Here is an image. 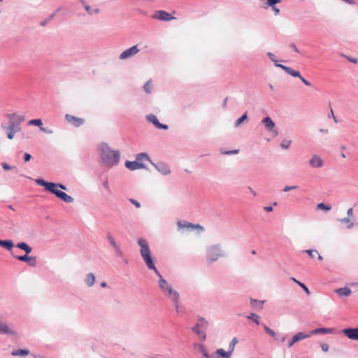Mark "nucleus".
Here are the masks:
<instances>
[{
  "label": "nucleus",
  "instance_id": "1",
  "mask_svg": "<svg viewBox=\"0 0 358 358\" xmlns=\"http://www.w3.org/2000/svg\"><path fill=\"white\" fill-rule=\"evenodd\" d=\"M138 244L140 246L141 255L144 260L147 267L149 269L153 270L158 275L159 285L164 294L169 289V288H171L172 286L170 285L167 281L163 278L162 275L159 273L158 270L155 267L148 241L141 238L138 239Z\"/></svg>",
  "mask_w": 358,
  "mask_h": 358
},
{
  "label": "nucleus",
  "instance_id": "2",
  "mask_svg": "<svg viewBox=\"0 0 358 358\" xmlns=\"http://www.w3.org/2000/svg\"><path fill=\"white\" fill-rule=\"evenodd\" d=\"M101 156L104 164L107 166H113L117 164L120 159V153L112 150L107 145L101 147Z\"/></svg>",
  "mask_w": 358,
  "mask_h": 358
},
{
  "label": "nucleus",
  "instance_id": "3",
  "mask_svg": "<svg viewBox=\"0 0 358 358\" xmlns=\"http://www.w3.org/2000/svg\"><path fill=\"white\" fill-rule=\"evenodd\" d=\"M36 182L43 187H45V189L57 196V192H59L60 190L58 188H61L62 189H66V187L63 185H60L55 182H46L43 179H37L36 180Z\"/></svg>",
  "mask_w": 358,
  "mask_h": 358
},
{
  "label": "nucleus",
  "instance_id": "4",
  "mask_svg": "<svg viewBox=\"0 0 358 358\" xmlns=\"http://www.w3.org/2000/svg\"><path fill=\"white\" fill-rule=\"evenodd\" d=\"M164 294L174 303L175 309L176 312L178 313L180 299L179 293L176 290L173 289L171 287V288H169V289L164 292Z\"/></svg>",
  "mask_w": 358,
  "mask_h": 358
},
{
  "label": "nucleus",
  "instance_id": "5",
  "mask_svg": "<svg viewBox=\"0 0 358 358\" xmlns=\"http://www.w3.org/2000/svg\"><path fill=\"white\" fill-rule=\"evenodd\" d=\"M221 255V250L218 245H213L208 248V259L209 262L216 261Z\"/></svg>",
  "mask_w": 358,
  "mask_h": 358
},
{
  "label": "nucleus",
  "instance_id": "6",
  "mask_svg": "<svg viewBox=\"0 0 358 358\" xmlns=\"http://www.w3.org/2000/svg\"><path fill=\"white\" fill-rule=\"evenodd\" d=\"M152 17L154 19L164 22H169L172 20L176 19V17L171 16L170 13L163 10H159L155 11Z\"/></svg>",
  "mask_w": 358,
  "mask_h": 358
},
{
  "label": "nucleus",
  "instance_id": "7",
  "mask_svg": "<svg viewBox=\"0 0 358 358\" xmlns=\"http://www.w3.org/2000/svg\"><path fill=\"white\" fill-rule=\"evenodd\" d=\"M177 224L178 228L180 229L187 228L191 229H199L201 231H203L204 230L203 227L201 225L194 224L186 221H178Z\"/></svg>",
  "mask_w": 358,
  "mask_h": 358
},
{
  "label": "nucleus",
  "instance_id": "8",
  "mask_svg": "<svg viewBox=\"0 0 358 358\" xmlns=\"http://www.w3.org/2000/svg\"><path fill=\"white\" fill-rule=\"evenodd\" d=\"M138 51H139V50L138 49L137 45H134V46L123 51L120 54V58L121 59H125L132 55H136V53H138Z\"/></svg>",
  "mask_w": 358,
  "mask_h": 358
},
{
  "label": "nucleus",
  "instance_id": "9",
  "mask_svg": "<svg viewBox=\"0 0 358 358\" xmlns=\"http://www.w3.org/2000/svg\"><path fill=\"white\" fill-rule=\"evenodd\" d=\"M343 333L350 339L358 341V329H344Z\"/></svg>",
  "mask_w": 358,
  "mask_h": 358
},
{
  "label": "nucleus",
  "instance_id": "10",
  "mask_svg": "<svg viewBox=\"0 0 358 358\" xmlns=\"http://www.w3.org/2000/svg\"><path fill=\"white\" fill-rule=\"evenodd\" d=\"M9 117L10 118V124L9 127H8V130L15 131V132L20 131V123L23 120V119L22 117L19 118L18 122L16 123L15 122H13L14 117H15V114L10 115Z\"/></svg>",
  "mask_w": 358,
  "mask_h": 358
},
{
  "label": "nucleus",
  "instance_id": "11",
  "mask_svg": "<svg viewBox=\"0 0 358 358\" xmlns=\"http://www.w3.org/2000/svg\"><path fill=\"white\" fill-rule=\"evenodd\" d=\"M309 164L313 168H320L323 166V160L318 155H314L309 159Z\"/></svg>",
  "mask_w": 358,
  "mask_h": 358
},
{
  "label": "nucleus",
  "instance_id": "12",
  "mask_svg": "<svg viewBox=\"0 0 358 358\" xmlns=\"http://www.w3.org/2000/svg\"><path fill=\"white\" fill-rule=\"evenodd\" d=\"M125 166L128 169H129L131 171H134L136 169L145 168L144 164H143L142 162L138 163V161H136V160H135L134 162L127 161L125 162Z\"/></svg>",
  "mask_w": 358,
  "mask_h": 358
},
{
  "label": "nucleus",
  "instance_id": "13",
  "mask_svg": "<svg viewBox=\"0 0 358 358\" xmlns=\"http://www.w3.org/2000/svg\"><path fill=\"white\" fill-rule=\"evenodd\" d=\"M65 117L68 122L72 123L75 127H80L84 123V120L80 117H77L69 114H66Z\"/></svg>",
  "mask_w": 358,
  "mask_h": 358
},
{
  "label": "nucleus",
  "instance_id": "14",
  "mask_svg": "<svg viewBox=\"0 0 358 358\" xmlns=\"http://www.w3.org/2000/svg\"><path fill=\"white\" fill-rule=\"evenodd\" d=\"M262 124L268 131H273L275 136L278 135V132L273 129L275 127V123L269 117H264L262 120Z\"/></svg>",
  "mask_w": 358,
  "mask_h": 358
},
{
  "label": "nucleus",
  "instance_id": "15",
  "mask_svg": "<svg viewBox=\"0 0 358 358\" xmlns=\"http://www.w3.org/2000/svg\"><path fill=\"white\" fill-rule=\"evenodd\" d=\"M147 119L149 122H152L154 125L156 126L158 129H166L168 128V126L166 124H161L157 117L152 114H150L147 116Z\"/></svg>",
  "mask_w": 358,
  "mask_h": 358
},
{
  "label": "nucleus",
  "instance_id": "16",
  "mask_svg": "<svg viewBox=\"0 0 358 358\" xmlns=\"http://www.w3.org/2000/svg\"><path fill=\"white\" fill-rule=\"evenodd\" d=\"M27 255L28 254H27L26 255H23V256H17V257H16V259L20 261L27 262L31 266H34L36 264V257L29 256Z\"/></svg>",
  "mask_w": 358,
  "mask_h": 358
},
{
  "label": "nucleus",
  "instance_id": "17",
  "mask_svg": "<svg viewBox=\"0 0 358 358\" xmlns=\"http://www.w3.org/2000/svg\"><path fill=\"white\" fill-rule=\"evenodd\" d=\"M107 238H108L109 243H110V245L114 248V250L116 251V252L117 254H119L120 255H122V252H121L120 248L117 245V244L115 242V238H113V236H112V234L110 233H108L107 234Z\"/></svg>",
  "mask_w": 358,
  "mask_h": 358
},
{
  "label": "nucleus",
  "instance_id": "18",
  "mask_svg": "<svg viewBox=\"0 0 358 358\" xmlns=\"http://www.w3.org/2000/svg\"><path fill=\"white\" fill-rule=\"evenodd\" d=\"M277 66L283 69L285 72L289 73V75L292 76L293 77H300V73L299 71H294L292 68L282 65V64H276Z\"/></svg>",
  "mask_w": 358,
  "mask_h": 358
},
{
  "label": "nucleus",
  "instance_id": "19",
  "mask_svg": "<svg viewBox=\"0 0 358 358\" xmlns=\"http://www.w3.org/2000/svg\"><path fill=\"white\" fill-rule=\"evenodd\" d=\"M57 196L58 198H59L60 199H62V201H64V202H66V203L73 202V199L71 196L66 194L65 192H64L62 191H59V192H57Z\"/></svg>",
  "mask_w": 358,
  "mask_h": 358
},
{
  "label": "nucleus",
  "instance_id": "20",
  "mask_svg": "<svg viewBox=\"0 0 358 358\" xmlns=\"http://www.w3.org/2000/svg\"><path fill=\"white\" fill-rule=\"evenodd\" d=\"M0 333H3L9 335H14L15 331L10 329L9 327L0 321Z\"/></svg>",
  "mask_w": 358,
  "mask_h": 358
},
{
  "label": "nucleus",
  "instance_id": "21",
  "mask_svg": "<svg viewBox=\"0 0 358 358\" xmlns=\"http://www.w3.org/2000/svg\"><path fill=\"white\" fill-rule=\"evenodd\" d=\"M333 331H334V329H330V328H317V329H315L313 331H312L310 333V334L311 336L312 335L317 334H330V333H332Z\"/></svg>",
  "mask_w": 358,
  "mask_h": 358
},
{
  "label": "nucleus",
  "instance_id": "22",
  "mask_svg": "<svg viewBox=\"0 0 358 358\" xmlns=\"http://www.w3.org/2000/svg\"><path fill=\"white\" fill-rule=\"evenodd\" d=\"M0 246L10 251L13 249L14 245H13V242L12 240L3 241V240L0 239Z\"/></svg>",
  "mask_w": 358,
  "mask_h": 358
},
{
  "label": "nucleus",
  "instance_id": "23",
  "mask_svg": "<svg viewBox=\"0 0 358 358\" xmlns=\"http://www.w3.org/2000/svg\"><path fill=\"white\" fill-rule=\"evenodd\" d=\"M310 337V334H306L303 332H299L296 335H294L292 338L294 339V342L296 343L299 342L303 339L307 338Z\"/></svg>",
  "mask_w": 358,
  "mask_h": 358
},
{
  "label": "nucleus",
  "instance_id": "24",
  "mask_svg": "<svg viewBox=\"0 0 358 358\" xmlns=\"http://www.w3.org/2000/svg\"><path fill=\"white\" fill-rule=\"evenodd\" d=\"M201 328L196 324L195 326L192 327V331L195 332L201 340L206 339V334L201 330Z\"/></svg>",
  "mask_w": 358,
  "mask_h": 358
},
{
  "label": "nucleus",
  "instance_id": "25",
  "mask_svg": "<svg viewBox=\"0 0 358 358\" xmlns=\"http://www.w3.org/2000/svg\"><path fill=\"white\" fill-rule=\"evenodd\" d=\"M339 296H350L352 293L351 290L348 287H342L335 290Z\"/></svg>",
  "mask_w": 358,
  "mask_h": 358
},
{
  "label": "nucleus",
  "instance_id": "26",
  "mask_svg": "<svg viewBox=\"0 0 358 358\" xmlns=\"http://www.w3.org/2000/svg\"><path fill=\"white\" fill-rule=\"evenodd\" d=\"M216 355L222 357V358H230L232 355V352L231 350L226 352L223 349H218L216 351Z\"/></svg>",
  "mask_w": 358,
  "mask_h": 358
},
{
  "label": "nucleus",
  "instance_id": "27",
  "mask_svg": "<svg viewBox=\"0 0 358 358\" xmlns=\"http://www.w3.org/2000/svg\"><path fill=\"white\" fill-rule=\"evenodd\" d=\"M16 247L21 250H24L27 254L30 253L32 250V248L29 245H28L26 243H24V242L17 243L16 245Z\"/></svg>",
  "mask_w": 358,
  "mask_h": 358
},
{
  "label": "nucleus",
  "instance_id": "28",
  "mask_svg": "<svg viewBox=\"0 0 358 358\" xmlns=\"http://www.w3.org/2000/svg\"><path fill=\"white\" fill-rule=\"evenodd\" d=\"M85 283L89 286L92 287L95 282V276L93 273H88L85 280Z\"/></svg>",
  "mask_w": 358,
  "mask_h": 358
},
{
  "label": "nucleus",
  "instance_id": "29",
  "mask_svg": "<svg viewBox=\"0 0 358 358\" xmlns=\"http://www.w3.org/2000/svg\"><path fill=\"white\" fill-rule=\"evenodd\" d=\"M263 303H264V301H257V300L252 299L250 300L251 306L253 308H256V309H257V308L262 309Z\"/></svg>",
  "mask_w": 358,
  "mask_h": 358
},
{
  "label": "nucleus",
  "instance_id": "30",
  "mask_svg": "<svg viewBox=\"0 0 358 358\" xmlns=\"http://www.w3.org/2000/svg\"><path fill=\"white\" fill-rule=\"evenodd\" d=\"M317 210H322L324 211H329L331 209V206L329 204H325L324 203H320L316 206Z\"/></svg>",
  "mask_w": 358,
  "mask_h": 358
},
{
  "label": "nucleus",
  "instance_id": "31",
  "mask_svg": "<svg viewBox=\"0 0 358 358\" xmlns=\"http://www.w3.org/2000/svg\"><path fill=\"white\" fill-rule=\"evenodd\" d=\"M29 354V351L28 350H18L12 352V355L13 356H27Z\"/></svg>",
  "mask_w": 358,
  "mask_h": 358
},
{
  "label": "nucleus",
  "instance_id": "32",
  "mask_svg": "<svg viewBox=\"0 0 358 358\" xmlns=\"http://www.w3.org/2000/svg\"><path fill=\"white\" fill-rule=\"evenodd\" d=\"M157 169L164 175H168L171 173L169 167L165 164L160 165Z\"/></svg>",
  "mask_w": 358,
  "mask_h": 358
},
{
  "label": "nucleus",
  "instance_id": "33",
  "mask_svg": "<svg viewBox=\"0 0 358 358\" xmlns=\"http://www.w3.org/2000/svg\"><path fill=\"white\" fill-rule=\"evenodd\" d=\"M340 222L343 224H346L347 227L348 229H350L353 227L354 224H353V222L352 221V219L350 218V217H345V218H343L340 220Z\"/></svg>",
  "mask_w": 358,
  "mask_h": 358
},
{
  "label": "nucleus",
  "instance_id": "34",
  "mask_svg": "<svg viewBox=\"0 0 358 358\" xmlns=\"http://www.w3.org/2000/svg\"><path fill=\"white\" fill-rule=\"evenodd\" d=\"M291 280H293L294 282H296L297 285H299V287H301L306 292V293L308 295H310V292L308 288L303 283L299 282L294 278H291Z\"/></svg>",
  "mask_w": 358,
  "mask_h": 358
},
{
  "label": "nucleus",
  "instance_id": "35",
  "mask_svg": "<svg viewBox=\"0 0 358 358\" xmlns=\"http://www.w3.org/2000/svg\"><path fill=\"white\" fill-rule=\"evenodd\" d=\"M136 160L138 161V163L142 162L143 164H144L145 161H149V157L145 153H140L139 155H137Z\"/></svg>",
  "mask_w": 358,
  "mask_h": 358
},
{
  "label": "nucleus",
  "instance_id": "36",
  "mask_svg": "<svg viewBox=\"0 0 358 358\" xmlns=\"http://www.w3.org/2000/svg\"><path fill=\"white\" fill-rule=\"evenodd\" d=\"M199 327L201 329H206L208 326V321H206L204 318H199L196 323Z\"/></svg>",
  "mask_w": 358,
  "mask_h": 358
},
{
  "label": "nucleus",
  "instance_id": "37",
  "mask_svg": "<svg viewBox=\"0 0 358 358\" xmlns=\"http://www.w3.org/2000/svg\"><path fill=\"white\" fill-rule=\"evenodd\" d=\"M84 7H85V9L86 10V11L90 14V15H92V14H97L99 13V8H96V9H92L90 8V6L87 5V4H85L84 5Z\"/></svg>",
  "mask_w": 358,
  "mask_h": 358
},
{
  "label": "nucleus",
  "instance_id": "38",
  "mask_svg": "<svg viewBox=\"0 0 358 358\" xmlns=\"http://www.w3.org/2000/svg\"><path fill=\"white\" fill-rule=\"evenodd\" d=\"M248 118L247 113H244L241 117H239L235 122V126L238 127L243 121Z\"/></svg>",
  "mask_w": 358,
  "mask_h": 358
},
{
  "label": "nucleus",
  "instance_id": "39",
  "mask_svg": "<svg viewBox=\"0 0 358 358\" xmlns=\"http://www.w3.org/2000/svg\"><path fill=\"white\" fill-rule=\"evenodd\" d=\"M29 124L31 125H35L41 127L43 125L42 121L41 119H34L31 120L29 122Z\"/></svg>",
  "mask_w": 358,
  "mask_h": 358
},
{
  "label": "nucleus",
  "instance_id": "40",
  "mask_svg": "<svg viewBox=\"0 0 358 358\" xmlns=\"http://www.w3.org/2000/svg\"><path fill=\"white\" fill-rule=\"evenodd\" d=\"M248 317L250 319H252V321L254 322H255L257 324H259V317L257 315H256L255 313H251L250 315L248 316Z\"/></svg>",
  "mask_w": 358,
  "mask_h": 358
},
{
  "label": "nucleus",
  "instance_id": "41",
  "mask_svg": "<svg viewBox=\"0 0 358 358\" xmlns=\"http://www.w3.org/2000/svg\"><path fill=\"white\" fill-rule=\"evenodd\" d=\"M143 88L145 90V91L147 92V93H150L151 92V89H152V83H151V81L149 80L143 86Z\"/></svg>",
  "mask_w": 358,
  "mask_h": 358
},
{
  "label": "nucleus",
  "instance_id": "42",
  "mask_svg": "<svg viewBox=\"0 0 358 358\" xmlns=\"http://www.w3.org/2000/svg\"><path fill=\"white\" fill-rule=\"evenodd\" d=\"M291 144V141L290 140H283L282 143H281V148H283V149H287L289 145Z\"/></svg>",
  "mask_w": 358,
  "mask_h": 358
},
{
  "label": "nucleus",
  "instance_id": "43",
  "mask_svg": "<svg viewBox=\"0 0 358 358\" xmlns=\"http://www.w3.org/2000/svg\"><path fill=\"white\" fill-rule=\"evenodd\" d=\"M305 252L308 254L310 258H314L317 255H318L317 251L315 250H307Z\"/></svg>",
  "mask_w": 358,
  "mask_h": 358
},
{
  "label": "nucleus",
  "instance_id": "44",
  "mask_svg": "<svg viewBox=\"0 0 358 358\" xmlns=\"http://www.w3.org/2000/svg\"><path fill=\"white\" fill-rule=\"evenodd\" d=\"M264 329L268 334H269L270 336H271L273 338H275L276 334L275 333V331L273 330H272L267 326L264 327Z\"/></svg>",
  "mask_w": 358,
  "mask_h": 358
},
{
  "label": "nucleus",
  "instance_id": "45",
  "mask_svg": "<svg viewBox=\"0 0 358 358\" xmlns=\"http://www.w3.org/2000/svg\"><path fill=\"white\" fill-rule=\"evenodd\" d=\"M238 343V339L236 338H234L230 343L229 350H231V352L234 350V346Z\"/></svg>",
  "mask_w": 358,
  "mask_h": 358
},
{
  "label": "nucleus",
  "instance_id": "46",
  "mask_svg": "<svg viewBox=\"0 0 358 358\" xmlns=\"http://www.w3.org/2000/svg\"><path fill=\"white\" fill-rule=\"evenodd\" d=\"M129 201L132 204H134L136 208H140L141 207V204H140V203L138 201H136V200H135L134 199H130Z\"/></svg>",
  "mask_w": 358,
  "mask_h": 358
},
{
  "label": "nucleus",
  "instance_id": "47",
  "mask_svg": "<svg viewBox=\"0 0 358 358\" xmlns=\"http://www.w3.org/2000/svg\"><path fill=\"white\" fill-rule=\"evenodd\" d=\"M17 132H15V131H10V130H8V138L9 139H13L15 136V134H16Z\"/></svg>",
  "mask_w": 358,
  "mask_h": 358
},
{
  "label": "nucleus",
  "instance_id": "48",
  "mask_svg": "<svg viewBox=\"0 0 358 358\" xmlns=\"http://www.w3.org/2000/svg\"><path fill=\"white\" fill-rule=\"evenodd\" d=\"M279 0H267V3L270 6H273L275 3H279Z\"/></svg>",
  "mask_w": 358,
  "mask_h": 358
},
{
  "label": "nucleus",
  "instance_id": "49",
  "mask_svg": "<svg viewBox=\"0 0 358 358\" xmlns=\"http://www.w3.org/2000/svg\"><path fill=\"white\" fill-rule=\"evenodd\" d=\"M296 188H297V186H285L283 191L286 192H288V191H290L292 189H295Z\"/></svg>",
  "mask_w": 358,
  "mask_h": 358
},
{
  "label": "nucleus",
  "instance_id": "50",
  "mask_svg": "<svg viewBox=\"0 0 358 358\" xmlns=\"http://www.w3.org/2000/svg\"><path fill=\"white\" fill-rule=\"evenodd\" d=\"M348 217H350L352 219V217L353 216V209L352 208H349L347 211Z\"/></svg>",
  "mask_w": 358,
  "mask_h": 358
},
{
  "label": "nucleus",
  "instance_id": "51",
  "mask_svg": "<svg viewBox=\"0 0 358 358\" xmlns=\"http://www.w3.org/2000/svg\"><path fill=\"white\" fill-rule=\"evenodd\" d=\"M321 348L324 352H327L329 350V346L326 343L321 344Z\"/></svg>",
  "mask_w": 358,
  "mask_h": 358
},
{
  "label": "nucleus",
  "instance_id": "52",
  "mask_svg": "<svg viewBox=\"0 0 358 358\" xmlns=\"http://www.w3.org/2000/svg\"><path fill=\"white\" fill-rule=\"evenodd\" d=\"M299 78L301 79V80L306 85V86H310V83L307 80H306L304 78H303L301 75H300V77Z\"/></svg>",
  "mask_w": 358,
  "mask_h": 358
},
{
  "label": "nucleus",
  "instance_id": "53",
  "mask_svg": "<svg viewBox=\"0 0 358 358\" xmlns=\"http://www.w3.org/2000/svg\"><path fill=\"white\" fill-rule=\"evenodd\" d=\"M31 155H30V154H29V153H25V154H24V161H25V162H28V161H29V160L31 159Z\"/></svg>",
  "mask_w": 358,
  "mask_h": 358
},
{
  "label": "nucleus",
  "instance_id": "54",
  "mask_svg": "<svg viewBox=\"0 0 358 358\" xmlns=\"http://www.w3.org/2000/svg\"><path fill=\"white\" fill-rule=\"evenodd\" d=\"M2 167L4 170H9V169H11V166H10L8 164L6 163H3L2 164Z\"/></svg>",
  "mask_w": 358,
  "mask_h": 358
},
{
  "label": "nucleus",
  "instance_id": "55",
  "mask_svg": "<svg viewBox=\"0 0 358 358\" xmlns=\"http://www.w3.org/2000/svg\"><path fill=\"white\" fill-rule=\"evenodd\" d=\"M238 152V150H231V151H227L225 152V154H227V155L237 154Z\"/></svg>",
  "mask_w": 358,
  "mask_h": 358
},
{
  "label": "nucleus",
  "instance_id": "56",
  "mask_svg": "<svg viewBox=\"0 0 358 358\" xmlns=\"http://www.w3.org/2000/svg\"><path fill=\"white\" fill-rule=\"evenodd\" d=\"M264 209L267 212H271L273 210V207L271 206H265Z\"/></svg>",
  "mask_w": 358,
  "mask_h": 358
},
{
  "label": "nucleus",
  "instance_id": "57",
  "mask_svg": "<svg viewBox=\"0 0 358 358\" xmlns=\"http://www.w3.org/2000/svg\"><path fill=\"white\" fill-rule=\"evenodd\" d=\"M294 343L295 342H294V339L292 338V339L288 343L287 347L291 348Z\"/></svg>",
  "mask_w": 358,
  "mask_h": 358
},
{
  "label": "nucleus",
  "instance_id": "58",
  "mask_svg": "<svg viewBox=\"0 0 358 358\" xmlns=\"http://www.w3.org/2000/svg\"><path fill=\"white\" fill-rule=\"evenodd\" d=\"M290 47H291V48H292L293 50H294L295 52H299V51L298 50V49H297L296 46L294 44H291V45H290Z\"/></svg>",
  "mask_w": 358,
  "mask_h": 358
},
{
  "label": "nucleus",
  "instance_id": "59",
  "mask_svg": "<svg viewBox=\"0 0 358 358\" xmlns=\"http://www.w3.org/2000/svg\"><path fill=\"white\" fill-rule=\"evenodd\" d=\"M273 8V10L275 12L276 14H278L279 13V9L277 8L276 7H275L274 6H271Z\"/></svg>",
  "mask_w": 358,
  "mask_h": 358
},
{
  "label": "nucleus",
  "instance_id": "60",
  "mask_svg": "<svg viewBox=\"0 0 358 358\" xmlns=\"http://www.w3.org/2000/svg\"><path fill=\"white\" fill-rule=\"evenodd\" d=\"M227 100H228V98H227V97H226V98L224 99V101H223V106H224V107H226V106H227Z\"/></svg>",
  "mask_w": 358,
  "mask_h": 358
},
{
  "label": "nucleus",
  "instance_id": "61",
  "mask_svg": "<svg viewBox=\"0 0 358 358\" xmlns=\"http://www.w3.org/2000/svg\"><path fill=\"white\" fill-rule=\"evenodd\" d=\"M106 285H106V283L105 282H101V286L102 287H106Z\"/></svg>",
  "mask_w": 358,
  "mask_h": 358
},
{
  "label": "nucleus",
  "instance_id": "62",
  "mask_svg": "<svg viewBox=\"0 0 358 358\" xmlns=\"http://www.w3.org/2000/svg\"><path fill=\"white\" fill-rule=\"evenodd\" d=\"M40 129H41L42 131H43V132H48V131H47V130H46L44 127H43L42 126L40 127Z\"/></svg>",
  "mask_w": 358,
  "mask_h": 358
},
{
  "label": "nucleus",
  "instance_id": "63",
  "mask_svg": "<svg viewBox=\"0 0 358 358\" xmlns=\"http://www.w3.org/2000/svg\"><path fill=\"white\" fill-rule=\"evenodd\" d=\"M103 185H104V187H105L106 188H108V182H104V184H103Z\"/></svg>",
  "mask_w": 358,
  "mask_h": 358
},
{
  "label": "nucleus",
  "instance_id": "64",
  "mask_svg": "<svg viewBox=\"0 0 358 358\" xmlns=\"http://www.w3.org/2000/svg\"><path fill=\"white\" fill-rule=\"evenodd\" d=\"M317 255H318L319 260H320V261L323 260V257L320 255L318 254Z\"/></svg>",
  "mask_w": 358,
  "mask_h": 358
}]
</instances>
